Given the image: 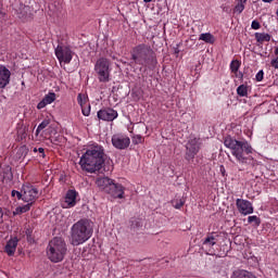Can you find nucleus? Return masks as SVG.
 <instances>
[{
	"label": "nucleus",
	"instance_id": "1",
	"mask_svg": "<svg viewBox=\"0 0 278 278\" xmlns=\"http://www.w3.org/2000/svg\"><path fill=\"white\" fill-rule=\"evenodd\" d=\"M224 144L227 149H230L231 155L236 157L239 164H249L251 162V166H257V161L247 156L253 153V147L248 141H240L228 135L224 138Z\"/></svg>",
	"mask_w": 278,
	"mask_h": 278
},
{
	"label": "nucleus",
	"instance_id": "2",
	"mask_svg": "<svg viewBox=\"0 0 278 278\" xmlns=\"http://www.w3.org/2000/svg\"><path fill=\"white\" fill-rule=\"evenodd\" d=\"M105 164V150L101 146L89 148L80 157L79 165L86 173H97Z\"/></svg>",
	"mask_w": 278,
	"mask_h": 278
},
{
	"label": "nucleus",
	"instance_id": "3",
	"mask_svg": "<svg viewBox=\"0 0 278 278\" xmlns=\"http://www.w3.org/2000/svg\"><path fill=\"white\" fill-rule=\"evenodd\" d=\"M131 64H137L138 66H143V68H149L153 71L157 66V56L153 48L147 43H139L135 46L131 51Z\"/></svg>",
	"mask_w": 278,
	"mask_h": 278
},
{
	"label": "nucleus",
	"instance_id": "4",
	"mask_svg": "<svg viewBox=\"0 0 278 278\" xmlns=\"http://www.w3.org/2000/svg\"><path fill=\"white\" fill-rule=\"evenodd\" d=\"M93 228L92 222L87 218H83L75 223L71 229V242L73 247H79L84 242H88L92 238Z\"/></svg>",
	"mask_w": 278,
	"mask_h": 278
},
{
	"label": "nucleus",
	"instance_id": "5",
	"mask_svg": "<svg viewBox=\"0 0 278 278\" xmlns=\"http://www.w3.org/2000/svg\"><path fill=\"white\" fill-rule=\"evenodd\" d=\"M68 248H66V241L61 237H54L48 244L47 256L50 262L58 264V262L64 260Z\"/></svg>",
	"mask_w": 278,
	"mask_h": 278
},
{
	"label": "nucleus",
	"instance_id": "6",
	"mask_svg": "<svg viewBox=\"0 0 278 278\" xmlns=\"http://www.w3.org/2000/svg\"><path fill=\"white\" fill-rule=\"evenodd\" d=\"M94 71L101 84H108L110 81V60L100 58L96 62Z\"/></svg>",
	"mask_w": 278,
	"mask_h": 278
},
{
	"label": "nucleus",
	"instance_id": "7",
	"mask_svg": "<svg viewBox=\"0 0 278 278\" xmlns=\"http://www.w3.org/2000/svg\"><path fill=\"white\" fill-rule=\"evenodd\" d=\"M54 53H55L56 59L59 60L60 64H62V63L71 64V62L73 60V50H71V48L68 46L59 45L55 48Z\"/></svg>",
	"mask_w": 278,
	"mask_h": 278
},
{
	"label": "nucleus",
	"instance_id": "8",
	"mask_svg": "<svg viewBox=\"0 0 278 278\" xmlns=\"http://www.w3.org/2000/svg\"><path fill=\"white\" fill-rule=\"evenodd\" d=\"M111 142L115 149L119 151H125V149H129V144H131V139L125 134H115L112 136Z\"/></svg>",
	"mask_w": 278,
	"mask_h": 278
},
{
	"label": "nucleus",
	"instance_id": "9",
	"mask_svg": "<svg viewBox=\"0 0 278 278\" xmlns=\"http://www.w3.org/2000/svg\"><path fill=\"white\" fill-rule=\"evenodd\" d=\"M186 149L187 151L185 154V160H187V162H191V160H193L197 156V153H199L201 149V147L199 146V139H190L186 146Z\"/></svg>",
	"mask_w": 278,
	"mask_h": 278
},
{
	"label": "nucleus",
	"instance_id": "10",
	"mask_svg": "<svg viewBox=\"0 0 278 278\" xmlns=\"http://www.w3.org/2000/svg\"><path fill=\"white\" fill-rule=\"evenodd\" d=\"M237 210L243 216H249V214H253V204L249 200L237 199L236 200Z\"/></svg>",
	"mask_w": 278,
	"mask_h": 278
},
{
	"label": "nucleus",
	"instance_id": "11",
	"mask_svg": "<svg viewBox=\"0 0 278 278\" xmlns=\"http://www.w3.org/2000/svg\"><path fill=\"white\" fill-rule=\"evenodd\" d=\"M99 121H106L108 123H112L115 118H118V112L112 108H106L98 111Z\"/></svg>",
	"mask_w": 278,
	"mask_h": 278
},
{
	"label": "nucleus",
	"instance_id": "12",
	"mask_svg": "<svg viewBox=\"0 0 278 278\" xmlns=\"http://www.w3.org/2000/svg\"><path fill=\"white\" fill-rule=\"evenodd\" d=\"M38 199V189L34 186H25L24 193H23V201L25 203H31L34 205V201Z\"/></svg>",
	"mask_w": 278,
	"mask_h": 278
},
{
	"label": "nucleus",
	"instance_id": "13",
	"mask_svg": "<svg viewBox=\"0 0 278 278\" xmlns=\"http://www.w3.org/2000/svg\"><path fill=\"white\" fill-rule=\"evenodd\" d=\"M106 194H111L113 199H123V194H125V188L123 185L113 181V184H111L106 190Z\"/></svg>",
	"mask_w": 278,
	"mask_h": 278
},
{
	"label": "nucleus",
	"instance_id": "14",
	"mask_svg": "<svg viewBox=\"0 0 278 278\" xmlns=\"http://www.w3.org/2000/svg\"><path fill=\"white\" fill-rule=\"evenodd\" d=\"M10 77H12V72L5 65H0V88L10 85Z\"/></svg>",
	"mask_w": 278,
	"mask_h": 278
},
{
	"label": "nucleus",
	"instance_id": "15",
	"mask_svg": "<svg viewBox=\"0 0 278 278\" xmlns=\"http://www.w3.org/2000/svg\"><path fill=\"white\" fill-rule=\"evenodd\" d=\"M215 244H216V237L214 236V232L208 233L202 242V249H208V252H206V255H214V253H212V247H214Z\"/></svg>",
	"mask_w": 278,
	"mask_h": 278
},
{
	"label": "nucleus",
	"instance_id": "16",
	"mask_svg": "<svg viewBox=\"0 0 278 278\" xmlns=\"http://www.w3.org/2000/svg\"><path fill=\"white\" fill-rule=\"evenodd\" d=\"M77 204V191L68 190L65 195L63 207H75Z\"/></svg>",
	"mask_w": 278,
	"mask_h": 278
},
{
	"label": "nucleus",
	"instance_id": "17",
	"mask_svg": "<svg viewBox=\"0 0 278 278\" xmlns=\"http://www.w3.org/2000/svg\"><path fill=\"white\" fill-rule=\"evenodd\" d=\"M16 247H18V238L15 237L7 242L4 247V253L12 257V255L16 253Z\"/></svg>",
	"mask_w": 278,
	"mask_h": 278
},
{
	"label": "nucleus",
	"instance_id": "18",
	"mask_svg": "<svg viewBox=\"0 0 278 278\" xmlns=\"http://www.w3.org/2000/svg\"><path fill=\"white\" fill-rule=\"evenodd\" d=\"M114 180H112L109 177H102V178H98L96 180V185L98 186V188H100V190H103V192H108V190H110V186H112Z\"/></svg>",
	"mask_w": 278,
	"mask_h": 278
},
{
	"label": "nucleus",
	"instance_id": "19",
	"mask_svg": "<svg viewBox=\"0 0 278 278\" xmlns=\"http://www.w3.org/2000/svg\"><path fill=\"white\" fill-rule=\"evenodd\" d=\"M231 278H257V277L249 270L238 269L232 273Z\"/></svg>",
	"mask_w": 278,
	"mask_h": 278
},
{
	"label": "nucleus",
	"instance_id": "20",
	"mask_svg": "<svg viewBox=\"0 0 278 278\" xmlns=\"http://www.w3.org/2000/svg\"><path fill=\"white\" fill-rule=\"evenodd\" d=\"M0 179L2 181H12V179H14V175L12 174V167H4L2 169V175L0 174Z\"/></svg>",
	"mask_w": 278,
	"mask_h": 278
},
{
	"label": "nucleus",
	"instance_id": "21",
	"mask_svg": "<svg viewBox=\"0 0 278 278\" xmlns=\"http://www.w3.org/2000/svg\"><path fill=\"white\" fill-rule=\"evenodd\" d=\"M254 36L260 45H264V42H270V36L266 33H255Z\"/></svg>",
	"mask_w": 278,
	"mask_h": 278
},
{
	"label": "nucleus",
	"instance_id": "22",
	"mask_svg": "<svg viewBox=\"0 0 278 278\" xmlns=\"http://www.w3.org/2000/svg\"><path fill=\"white\" fill-rule=\"evenodd\" d=\"M31 205L33 204L28 202L26 205L16 207L15 211L13 212L14 216L29 212V210H31Z\"/></svg>",
	"mask_w": 278,
	"mask_h": 278
},
{
	"label": "nucleus",
	"instance_id": "23",
	"mask_svg": "<svg viewBox=\"0 0 278 278\" xmlns=\"http://www.w3.org/2000/svg\"><path fill=\"white\" fill-rule=\"evenodd\" d=\"M199 39L207 42L208 45H214V36L210 33L201 34Z\"/></svg>",
	"mask_w": 278,
	"mask_h": 278
},
{
	"label": "nucleus",
	"instance_id": "24",
	"mask_svg": "<svg viewBox=\"0 0 278 278\" xmlns=\"http://www.w3.org/2000/svg\"><path fill=\"white\" fill-rule=\"evenodd\" d=\"M237 94L239 97H249V87L247 85H240L237 88Z\"/></svg>",
	"mask_w": 278,
	"mask_h": 278
},
{
	"label": "nucleus",
	"instance_id": "25",
	"mask_svg": "<svg viewBox=\"0 0 278 278\" xmlns=\"http://www.w3.org/2000/svg\"><path fill=\"white\" fill-rule=\"evenodd\" d=\"M185 204H186L185 199H174V200H172V205H173V207H175V210H181V207H184Z\"/></svg>",
	"mask_w": 278,
	"mask_h": 278
},
{
	"label": "nucleus",
	"instance_id": "26",
	"mask_svg": "<svg viewBox=\"0 0 278 278\" xmlns=\"http://www.w3.org/2000/svg\"><path fill=\"white\" fill-rule=\"evenodd\" d=\"M248 223L250 225H254V227H260V225H262V219H260V217L256 215H252L248 217Z\"/></svg>",
	"mask_w": 278,
	"mask_h": 278
},
{
	"label": "nucleus",
	"instance_id": "27",
	"mask_svg": "<svg viewBox=\"0 0 278 278\" xmlns=\"http://www.w3.org/2000/svg\"><path fill=\"white\" fill-rule=\"evenodd\" d=\"M244 3H247V0H239L238 4L235 7V12L242 14V12H244Z\"/></svg>",
	"mask_w": 278,
	"mask_h": 278
},
{
	"label": "nucleus",
	"instance_id": "28",
	"mask_svg": "<svg viewBox=\"0 0 278 278\" xmlns=\"http://www.w3.org/2000/svg\"><path fill=\"white\" fill-rule=\"evenodd\" d=\"M240 70V61L238 60H233L231 63H230V71L231 73H238V71Z\"/></svg>",
	"mask_w": 278,
	"mask_h": 278
},
{
	"label": "nucleus",
	"instance_id": "29",
	"mask_svg": "<svg viewBox=\"0 0 278 278\" xmlns=\"http://www.w3.org/2000/svg\"><path fill=\"white\" fill-rule=\"evenodd\" d=\"M43 100L46 101V103L48 105H50V103H53V101H55V92H50V93L46 94L43 97Z\"/></svg>",
	"mask_w": 278,
	"mask_h": 278
},
{
	"label": "nucleus",
	"instance_id": "30",
	"mask_svg": "<svg viewBox=\"0 0 278 278\" xmlns=\"http://www.w3.org/2000/svg\"><path fill=\"white\" fill-rule=\"evenodd\" d=\"M49 119H45L42 123L39 124V126L37 127L36 134L39 135L40 131H42V129H47V127H49Z\"/></svg>",
	"mask_w": 278,
	"mask_h": 278
},
{
	"label": "nucleus",
	"instance_id": "31",
	"mask_svg": "<svg viewBox=\"0 0 278 278\" xmlns=\"http://www.w3.org/2000/svg\"><path fill=\"white\" fill-rule=\"evenodd\" d=\"M142 142H144V137L141 135H135L132 137V144H142Z\"/></svg>",
	"mask_w": 278,
	"mask_h": 278
},
{
	"label": "nucleus",
	"instance_id": "32",
	"mask_svg": "<svg viewBox=\"0 0 278 278\" xmlns=\"http://www.w3.org/2000/svg\"><path fill=\"white\" fill-rule=\"evenodd\" d=\"M131 229H138L141 227L140 220L138 218L130 219Z\"/></svg>",
	"mask_w": 278,
	"mask_h": 278
},
{
	"label": "nucleus",
	"instance_id": "33",
	"mask_svg": "<svg viewBox=\"0 0 278 278\" xmlns=\"http://www.w3.org/2000/svg\"><path fill=\"white\" fill-rule=\"evenodd\" d=\"M17 136L21 138V140H24V138H27V131L25 130V127H21L17 129Z\"/></svg>",
	"mask_w": 278,
	"mask_h": 278
},
{
	"label": "nucleus",
	"instance_id": "34",
	"mask_svg": "<svg viewBox=\"0 0 278 278\" xmlns=\"http://www.w3.org/2000/svg\"><path fill=\"white\" fill-rule=\"evenodd\" d=\"M17 153L18 155H22V157H26L27 153H29V150L27 149V147L23 146L18 149Z\"/></svg>",
	"mask_w": 278,
	"mask_h": 278
},
{
	"label": "nucleus",
	"instance_id": "35",
	"mask_svg": "<svg viewBox=\"0 0 278 278\" xmlns=\"http://www.w3.org/2000/svg\"><path fill=\"white\" fill-rule=\"evenodd\" d=\"M81 112L84 116H90V104H85L81 106Z\"/></svg>",
	"mask_w": 278,
	"mask_h": 278
},
{
	"label": "nucleus",
	"instance_id": "36",
	"mask_svg": "<svg viewBox=\"0 0 278 278\" xmlns=\"http://www.w3.org/2000/svg\"><path fill=\"white\" fill-rule=\"evenodd\" d=\"M77 101H78L80 108H84V105H87L86 104V98L84 96H81V93L78 94Z\"/></svg>",
	"mask_w": 278,
	"mask_h": 278
},
{
	"label": "nucleus",
	"instance_id": "37",
	"mask_svg": "<svg viewBox=\"0 0 278 278\" xmlns=\"http://www.w3.org/2000/svg\"><path fill=\"white\" fill-rule=\"evenodd\" d=\"M27 12H29V7H24L23 12L20 13V18H27Z\"/></svg>",
	"mask_w": 278,
	"mask_h": 278
},
{
	"label": "nucleus",
	"instance_id": "38",
	"mask_svg": "<svg viewBox=\"0 0 278 278\" xmlns=\"http://www.w3.org/2000/svg\"><path fill=\"white\" fill-rule=\"evenodd\" d=\"M34 152L35 153H40L41 157H46V154H45V148H35L34 149Z\"/></svg>",
	"mask_w": 278,
	"mask_h": 278
},
{
	"label": "nucleus",
	"instance_id": "39",
	"mask_svg": "<svg viewBox=\"0 0 278 278\" xmlns=\"http://www.w3.org/2000/svg\"><path fill=\"white\" fill-rule=\"evenodd\" d=\"M46 101L42 99L38 104H37V110H43V108H47Z\"/></svg>",
	"mask_w": 278,
	"mask_h": 278
},
{
	"label": "nucleus",
	"instance_id": "40",
	"mask_svg": "<svg viewBox=\"0 0 278 278\" xmlns=\"http://www.w3.org/2000/svg\"><path fill=\"white\" fill-rule=\"evenodd\" d=\"M264 79V71H260L257 74H256V81H262Z\"/></svg>",
	"mask_w": 278,
	"mask_h": 278
},
{
	"label": "nucleus",
	"instance_id": "41",
	"mask_svg": "<svg viewBox=\"0 0 278 278\" xmlns=\"http://www.w3.org/2000/svg\"><path fill=\"white\" fill-rule=\"evenodd\" d=\"M251 27H252V29H260V27H262V25H260V22L253 21Z\"/></svg>",
	"mask_w": 278,
	"mask_h": 278
},
{
	"label": "nucleus",
	"instance_id": "42",
	"mask_svg": "<svg viewBox=\"0 0 278 278\" xmlns=\"http://www.w3.org/2000/svg\"><path fill=\"white\" fill-rule=\"evenodd\" d=\"M270 65L273 66V68H278V56L270 61Z\"/></svg>",
	"mask_w": 278,
	"mask_h": 278
},
{
	"label": "nucleus",
	"instance_id": "43",
	"mask_svg": "<svg viewBox=\"0 0 278 278\" xmlns=\"http://www.w3.org/2000/svg\"><path fill=\"white\" fill-rule=\"evenodd\" d=\"M12 197H17V199H22L23 200V193L16 191V190L12 191Z\"/></svg>",
	"mask_w": 278,
	"mask_h": 278
},
{
	"label": "nucleus",
	"instance_id": "44",
	"mask_svg": "<svg viewBox=\"0 0 278 278\" xmlns=\"http://www.w3.org/2000/svg\"><path fill=\"white\" fill-rule=\"evenodd\" d=\"M3 223V208L0 207V225Z\"/></svg>",
	"mask_w": 278,
	"mask_h": 278
},
{
	"label": "nucleus",
	"instance_id": "45",
	"mask_svg": "<svg viewBox=\"0 0 278 278\" xmlns=\"http://www.w3.org/2000/svg\"><path fill=\"white\" fill-rule=\"evenodd\" d=\"M26 236H31V229L29 228L26 229Z\"/></svg>",
	"mask_w": 278,
	"mask_h": 278
},
{
	"label": "nucleus",
	"instance_id": "46",
	"mask_svg": "<svg viewBox=\"0 0 278 278\" xmlns=\"http://www.w3.org/2000/svg\"><path fill=\"white\" fill-rule=\"evenodd\" d=\"M264 3H273L274 0H263Z\"/></svg>",
	"mask_w": 278,
	"mask_h": 278
},
{
	"label": "nucleus",
	"instance_id": "47",
	"mask_svg": "<svg viewBox=\"0 0 278 278\" xmlns=\"http://www.w3.org/2000/svg\"><path fill=\"white\" fill-rule=\"evenodd\" d=\"M220 170H222L223 175H225V166H220Z\"/></svg>",
	"mask_w": 278,
	"mask_h": 278
},
{
	"label": "nucleus",
	"instance_id": "48",
	"mask_svg": "<svg viewBox=\"0 0 278 278\" xmlns=\"http://www.w3.org/2000/svg\"><path fill=\"white\" fill-rule=\"evenodd\" d=\"M153 0H143L144 3H151Z\"/></svg>",
	"mask_w": 278,
	"mask_h": 278
},
{
	"label": "nucleus",
	"instance_id": "49",
	"mask_svg": "<svg viewBox=\"0 0 278 278\" xmlns=\"http://www.w3.org/2000/svg\"><path fill=\"white\" fill-rule=\"evenodd\" d=\"M275 55H278V48L275 49Z\"/></svg>",
	"mask_w": 278,
	"mask_h": 278
}]
</instances>
